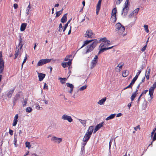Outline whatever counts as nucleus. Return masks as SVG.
<instances>
[{
  "label": "nucleus",
  "mask_w": 156,
  "mask_h": 156,
  "mask_svg": "<svg viewBox=\"0 0 156 156\" xmlns=\"http://www.w3.org/2000/svg\"><path fill=\"white\" fill-rule=\"evenodd\" d=\"M19 41V44L16 47V49L15 51V57L14 58V59H16L19 55L20 57L21 56L20 52L23 45L22 39L21 36H20Z\"/></svg>",
  "instance_id": "obj_1"
},
{
  "label": "nucleus",
  "mask_w": 156,
  "mask_h": 156,
  "mask_svg": "<svg viewBox=\"0 0 156 156\" xmlns=\"http://www.w3.org/2000/svg\"><path fill=\"white\" fill-rule=\"evenodd\" d=\"M94 129V126H90L83 139V141L87 142L90 138Z\"/></svg>",
  "instance_id": "obj_2"
},
{
  "label": "nucleus",
  "mask_w": 156,
  "mask_h": 156,
  "mask_svg": "<svg viewBox=\"0 0 156 156\" xmlns=\"http://www.w3.org/2000/svg\"><path fill=\"white\" fill-rule=\"evenodd\" d=\"M98 43H99V42H98L97 39H94V41L91 44L87 46L86 48V51L84 53L86 54L91 52L96 46L97 44Z\"/></svg>",
  "instance_id": "obj_3"
},
{
  "label": "nucleus",
  "mask_w": 156,
  "mask_h": 156,
  "mask_svg": "<svg viewBox=\"0 0 156 156\" xmlns=\"http://www.w3.org/2000/svg\"><path fill=\"white\" fill-rule=\"evenodd\" d=\"M129 1L126 0L124 4V6L122 11V14H124V15H126L129 10Z\"/></svg>",
  "instance_id": "obj_4"
},
{
  "label": "nucleus",
  "mask_w": 156,
  "mask_h": 156,
  "mask_svg": "<svg viewBox=\"0 0 156 156\" xmlns=\"http://www.w3.org/2000/svg\"><path fill=\"white\" fill-rule=\"evenodd\" d=\"M116 31H119L120 33H123L125 30V28L124 26L122 25L120 23H118L115 25Z\"/></svg>",
  "instance_id": "obj_5"
},
{
  "label": "nucleus",
  "mask_w": 156,
  "mask_h": 156,
  "mask_svg": "<svg viewBox=\"0 0 156 156\" xmlns=\"http://www.w3.org/2000/svg\"><path fill=\"white\" fill-rule=\"evenodd\" d=\"M51 59H42L40 60L37 63V66H40L43 65L48 63L51 62Z\"/></svg>",
  "instance_id": "obj_6"
},
{
  "label": "nucleus",
  "mask_w": 156,
  "mask_h": 156,
  "mask_svg": "<svg viewBox=\"0 0 156 156\" xmlns=\"http://www.w3.org/2000/svg\"><path fill=\"white\" fill-rule=\"evenodd\" d=\"M105 44H104V43H102L99 46V47H101V49L98 52V54H99L100 53L103 52L105 51L111 49L113 47V46H112L108 48H102L103 47L105 46Z\"/></svg>",
  "instance_id": "obj_7"
},
{
  "label": "nucleus",
  "mask_w": 156,
  "mask_h": 156,
  "mask_svg": "<svg viewBox=\"0 0 156 156\" xmlns=\"http://www.w3.org/2000/svg\"><path fill=\"white\" fill-rule=\"evenodd\" d=\"M94 34L92 32V31L90 30H87L85 34V37L92 38L94 37Z\"/></svg>",
  "instance_id": "obj_8"
},
{
  "label": "nucleus",
  "mask_w": 156,
  "mask_h": 156,
  "mask_svg": "<svg viewBox=\"0 0 156 156\" xmlns=\"http://www.w3.org/2000/svg\"><path fill=\"white\" fill-rule=\"evenodd\" d=\"M51 140L53 141L55 143L59 144L62 142V139L55 136H53L51 139Z\"/></svg>",
  "instance_id": "obj_9"
},
{
  "label": "nucleus",
  "mask_w": 156,
  "mask_h": 156,
  "mask_svg": "<svg viewBox=\"0 0 156 156\" xmlns=\"http://www.w3.org/2000/svg\"><path fill=\"white\" fill-rule=\"evenodd\" d=\"M62 119L63 120H67L69 122H71L73 119L70 116L67 115L66 114L63 115L62 116Z\"/></svg>",
  "instance_id": "obj_10"
},
{
  "label": "nucleus",
  "mask_w": 156,
  "mask_h": 156,
  "mask_svg": "<svg viewBox=\"0 0 156 156\" xmlns=\"http://www.w3.org/2000/svg\"><path fill=\"white\" fill-rule=\"evenodd\" d=\"M151 138L153 139V141H154L156 140V128H154L151 135Z\"/></svg>",
  "instance_id": "obj_11"
},
{
  "label": "nucleus",
  "mask_w": 156,
  "mask_h": 156,
  "mask_svg": "<svg viewBox=\"0 0 156 156\" xmlns=\"http://www.w3.org/2000/svg\"><path fill=\"white\" fill-rule=\"evenodd\" d=\"M102 0H99L96 6V13L97 15L98 14L101 8Z\"/></svg>",
  "instance_id": "obj_12"
},
{
  "label": "nucleus",
  "mask_w": 156,
  "mask_h": 156,
  "mask_svg": "<svg viewBox=\"0 0 156 156\" xmlns=\"http://www.w3.org/2000/svg\"><path fill=\"white\" fill-rule=\"evenodd\" d=\"M72 60L69 59V61L68 62H62L61 64L62 66L64 68L67 67L68 66H70L72 64Z\"/></svg>",
  "instance_id": "obj_13"
},
{
  "label": "nucleus",
  "mask_w": 156,
  "mask_h": 156,
  "mask_svg": "<svg viewBox=\"0 0 156 156\" xmlns=\"http://www.w3.org/2000/svg\"><path fill=\"white\" fill-rule=\"evenodd\" d=\"M103 123L104 122H102L101 123L97 125L96 126L95 129L94 131V133H95L101 127L103 126Z\"/></svg>",
  "instance_id": "obj_14"
},
{
  "label": "nucleus",
  "mask_w": 156,
  "mask_h": 156,
  "mask_svg": "<svg viewBox=\"0 0 156 156\" xmlns=\"http://www.w3.org/2000/svg\"><path fill=\"white\" fill-rule=\"evenodd\" d=\"M4 61H0V74L3 73L4 70Z\"/></svg>",
  "instance_id": "obj_15"
},
{
  "label": "nucleus",
  "mask_w": 156,
  "mask_h": 156,
  "mask_svg": "<svg viewBox=\"0 0 156 156\" xmlns=\"http://www.w3.org/2000/svg\"><path fill=\"white\" fill-rule=\"evenodd\" d=\"M18 114L16 115L14 117L13 122L12 123V126H15L16 125L18 122Z\"/></svg>",
  "instance_id": "obj_16"
},
{
  "label": "nucleus",
  "mask_w": 156,
  "mask_h": 156,
  "mask_svg": "<svg viewBox=\"0 0 156 156\" xmlns=\"http://www.w3.org/2000/svg\"><path fill=\"white\" fill-rule=\"evenodd\" d=\"M45 74L42 73H38V77L40 81H42L45 77Z\"/></svg>",
  "instance_id": "obj_17"
},
{
  "label": "nucleus",
  "mask_w": 156,
  "mask_h": 156,
  "mask_svg": "<svg viewBox=\"0 0 156 156\" xmlns=\"http://www.w3.org/2000/svg\"><path fill=\"white\" fill-rule=\"evenodd\" d=\"M138 90L137 89H136V91L134 92L132 94L130 98L131 101H133L134 100L136 95L138 94Z\"/></svg>",
  "instance_id": "obj_18"
},
{
  "label": "nucleus",
  "mask_w": 156,
  "mask_h": 156,
  "mask_svg": "<svg viewBox=\"0 0 156 156\" xmlns=\"http://www.w3.org/2000/svg\"><path fill=\"white\" fill-rule=\"evenodd\" d=\"M67 13L65 14L61 20V21L62 23H65L67 21Z\"/></svg>",
  "instance_id": "obj_19"
},
{
  "label": "nucleus",
  "mask_w": 156,
  "mask_h": 156,
  "mask_svg": "<svg viewBox=\"0 0 156 156\" xmlns=\"http://www.w3.org/2000/svg\"><path fill=\"white\" fill-rule=\"evenodd\" d=\"M106 98L105 97L103 99L100 100L98 102V104L100 105H102L105 104V102L106 100Z\"/></svg>",
  "instance_id": "obj_20"
},
{
  "label": "nucleus",
  "mask_w": 156,
  "mask_h": 156,
  "mask_svg": "<svg viewBox=\"0 0 156 156\" xmlns=\"http://www.w3.org/2000/svg\"><path fill=\"white\" fill-rule=\"evenodd\" d=\"M15 90V88L12 90H9L7 94V96L9 98H10L12 97V94L13 93Z\"/></svg>",
  "instance_id": "obj_21"
},
{
  "label": "nucleus",
  "mask_w": 156,
  "mask_h": 156,
  "mask_svg": "<svg viewBox=\"0 0 156 156\" xmlns=\"http://www.w3.org/2000/svg\"><path fill=\"white\" fill-rule=\"evenodd\" d=\"M27 24L26 23H24L22 24L20 30L21 31H24L26 27Z\"/></svg>",
  "instance_id": "obj_22"
},
{
  "label": "nucleus",
  "mask_w": 156,
  "mask_h": 156,
  "mask_svg": "<svg viewBox=\"0 0 156 156\" xmlns=\"http://www.w3.org/2000/svg\"><path fill=\"white\" fill-rule=\"evenodd\" d=\"M94 41V40H86L84 41V44L79 49H80L81 48H83L84 46H85L86 45L88 44L91 41Z\"/></svg>",
  "instance_id": "obj_23"
},
{
  "label": "nucleus",
  "mask_w": 156,
  "mask_h": 156,
  "mask_svg": "<svg viewBox=\"0 0 156 156\" xmlns=\"http://www.w3.org/2000/svg\"><path fill=\"white\" fill-rule=\"evenodd\" d=\"M124 63L123 62H120L119 63L117 66L116 67V69L117 67H119V69L118 70L116 71L118 72H119L122 69V66L124 65Z\"/></svg>",
  "instance_id": "obj_24"
},
{
  "label": "nucleus",
  "mask_w": 156,
  "mask_h": 156,
  "mask_svg": "<svg viewBox=\"0 0 156 156\" xmlns=\"http://www.w3.org/2000/svg\"><path fill=\"white\" fill-rule=\"evenodd\" d=\"M98 62V60L93 59L91 62V69L94 68L96 65V64Z\"/></svg>",
  "instance_id": "obj_25"
},
{
  "label": "nucleus",
  "mask_w": 156,
  "mask_h": 156,
  "mask_svg": "<svg viewBox=\"0 0 156 156\" xmlns=\"http://www.w3.org/2000/svg\"><path fill=\"white\" fill-rule=\"evenodd\" d=\"M116 16L111 15V21L112 22L115 23L116 22Z\"/></svg>",
  "instance_id": "obj_26"
},
{
  "label": "nucleus",
  "mask_w": 156,
  "mask_h": 156,
  "mask_svg": "<svg viewBox=\"0 0 156 156\" xmlns=\"http://www.w3.org/2000/svg\"><path fill=\"white\" fill-rule=\"evenodd\" d=\"M78 120L84 127L86 126L87 120H82L80 119H78Z\"/></svg>",
  "instance_id": "obj_27"
},
{
  "label": "nucleus",
  "mask_w": 156,
  "mask_h": 156,
  "mask_svg": "<svg viewBox=\"0 0 156 156\" xmlns=\"http://www.w3.org/2000/svg\"><path fill=\"white\" fill-rule=\"evenodd\" d=\"M115 115H116L115 114H111L109 116L107 117L106 119H105L106 120H109L110 119H113V118H114L115 117Z\"/></svg>",
  "instance_id": "obj_28"
},
{
  "label": "nucleus",
  "mask_w": 156,
  "mask_h": 156,
  "mask_svg": "<svg viewBox=\"0 0 156 156\" xmlns=\"http://www.w3.org/2000/svg\"><path fill=\"white\" fill-rule=\"evenodd\" d=\"M154 89L151 88H150L149 89V94L151 98H153V94L154 93Z\"/></svg>",
  "instance_id": "obj_29"
},
{
  "label": "nucleus",
  "mask_w": 156,
  "mask_h": 156,
  "mask_svg": "<svg viewBox=\"0 0 156 156\" xmlns=\"http://www.w3.org/2000/svg\"><path fill=\"white\" fill-rule=\"evenodd\" d=\"M20 92H18L17 94L15 96V98L14 100V101H16L17 100L20 98Z\"/></svg>",
  "instance_id": "obj_30"
},
{
  "label": "nucleus",
  "mask_w": 156,
  "mask_h": 156,
  "mask_svg": "<svg viewBox=\"0 0 156 156\" xmlns=\"http://www.w3.org/2000/svg\"><path fill=\"white\" fill-rule=\"evenodd\" d=\"M117 12V10L116 8L113 9L112 11L111 15L116 16V13Z\"/></svg>",
  "instance_id": "obj_31"
},
{
  "label": "nucleus",
  "mask_w": 156,
  "mask_h": 156,
  "mask_svg": "<svg viewBox=\"0 0 156 156\" xmlns=\"http://www.w3.org/2000/svg\"><path fill=\"white\" fill-rule=\"evenodd\" d=\"M139 10V8H137L135 10H134L131 13V15H136L138 12Z\"/></svg>",
  "instance_id": "obj_32"
},
{
  "label": "nucleus",
  "mask_w": 156,
  "mask_h": 156,
  "mask_svg": "<svg viewBox=\"0 0 156 156\" xmlns=\"http://www.w3.org/2000/svg\"><path fill=\"white\" fill-rule=\"evenodd\" d=\"M17 142V135L16 134H14V144L16 147H17V145H16V144Z\"/></svg>",
  "instance_id": "obj_33"
},
{
  "label": "nucleus",
  "mask_w": 156,
  "mask_h": 156,
  "mask_svg": "<svg viewBox=\"0 0 156 156\" xmlns=\"http://www.w3.org/2000/svg\"><path fill=\"white\" fill-rule=\"evenodd\" d=\"M129 74V72H127L126 70H124L122 72V75L124 77H126Z\"/></svg>",
  "instance_id": "obj_34"
},
{
  "label": "nucleus",
  "mask_w": 156,
  "mask_h": 156,
  "mask_svg": "<svg viewBox=\"0 0 156 156\" xmlns=\"http://www.w3.org/2000/svg\"><path fill=\"white\" fill-rule=\"evenodd\" d=\"M32 8L31 6L30 5V2H29V4L27 9L26 11H27V14L28 15L29 14V12H30V9H31Z\"/></svg>",
  "instance_id": "obj_35"
},
{
  "label": "nucleus",
  "mask_w": 156,
  "mask_h": 156,
  "mask_svg": "<svg viewBox=\"0 0 156 156\" xmlns=\"http://www.w3.org/2000/svg\"><path fill=\"white\" fill-rule=\"evenodd\" d=\"M59 79L60 80V81L62 84L64 83H65V81H66L67 80L65 78H60Z\"/></svg>",
  "instance_id": "obj_36"
},
{
  "label": "nucleus",
  "mask_w": 156,
  "mask_h": 156,
  "mask_svg": "<svg viewBox=\"0 0 156 156\" xmlns=\"http://www.w3.org/2000/svg\"><path fill=\"white\" fill-rule=\"evenodd\" d=\"M107 41V39L106 37H104L102 38H101L100 39V40L98 41V42H99V43L101 41H102L103 42H104V43H106V41Z\"/></svg>",
  "instance_id": "obj_37"
},
{
  "label": "nucleus",
  "mask_w": 156,
  "mask_h": 156,
  "mask_svg": "<svg viewBox=\"0 0 156 156\" xmlns=\"http://www.w3.org/2000/svg\"><path fill=\"white\" fill-rule=\"evenodd\" d=\"M32 108L30 107H27L26 109V111L27 112L30 113L32 111Z\"/></svg>",
  "instance_id": "obj_38"
},
{
  "label": "nucleus",
  "mask_w": 156,
  "mask_h": 156,
  "mask_svg": "<svg viewBox=\"0 0 156 156\" xmlns=\"http://www.w3.org/2000/svg\"><path fill=\"white\" fill-rule=\"evenodd\" d=\"M80 153L81 154H83L85 153V147H81Z\"/></svg>",
  "instance_id": "obj_39"
},
{
  "label": "nucleus",
  "mask_w": 156,
  "mask_h": 156,
  "mask_svg": "<svg viewBox=\"0 0 156 156\" xmlns=\"http://www.w3.org/2000/svg\"><path fill=\"white\" fill-rule=\"evenodd\" d=\"M25 145L26 147H27L29 149H30L31 147L30 143L29 142H27L25 143Z\"/></svg>",
  "instance_id": "obj_40"
},
{
  "label": "nucleus",
  "mask_w": 156,
  "mask_h": 156,
  "mask_svg": "<svg viewBox=\"0 0 156 156\" xmlns=\"http://www.w3.org/2000/svg\"><path fill=\"white\" fill-rule=\"evenodd\" d=\"M145 31L147 33H148L149 32V30L148 29V26L147 25H145L144 26Z\"/></svg>",
  "instance_id": "obj_41"
},
{
  "label": "nucleus",
  "mask_w": 156,
  "mask_h": 156,
  "mask_svg": "<svg viewBox=\"0 0 156 156\" xmlns=\"http://www.w3.org/2000/svg\"><path fill=\"white\" fill-rule=\"evenodd\" d=\"M27 99L26 98H25L23 102V106L25 107L26 106V105L27 103Z\"/></svg>",
  "instance_id": "obj_42"
},
{
  "label": "nucleus",
  "mask_w": 156,
  "mask_h": 156,
  "mask_svg": "<svg viewBox=\"0 0 156 156\" xmlns=\"http://www.w3.org/2000/svg\"><path fill=\"white\" fill-rule=\"evenodd\" d=\"M66 85L68 87H70V88L74 87L73 85L72 84H70L69 83H66Z\"/></svg>",
  "instance_id": "obj_43"
},
{
  "label": "nucleus",
  "mask_w": 156,
  "mask_h": 156,
  "mask_svg": "<svg viewBox=\"0 0 156 156\" xmlns=\"http://www.w3.org/2000/svg\"><path fill=\"white\" fill-rule=\"evenodd\" d=\"M87 85H85L84 86L81 87L80 88V90L81 91L83 90L84 89H86V88H87Z\"/></svg>",
  "instance_id": "obj_44"
},
{
  "label": "nucleus",
  "mask_w": 156,
  "mask_h": 156,
  "mask_svg": "<svg viewBox=\"0 0 156 156\" xmlns=\"http://www.w3.org/2000/svg\"><path fill=\"white\" fill-rule=\"evenodd\" d=\"M62 13L61 12L59 11L57 12L56 13V17H58Z\"/></svg>",
  "instance_id": "obj_45"
},
{
  "label": "nucleus",
  "mask_w": 156,
  "mask_h": 156,
  "mask_svg": "<svg viewBox=\"0 0 156 156\" xmlns=\"http://www.w3.org/2000/svg\"><path fill=\"white\" fill-rule=\"evenodd\" d=\"M27 59V57L26 56L25 57V58H24V59L23 60V61L22 63V66H21V69H22L23 68V65L24 64V63H25L26 62V61Z\"/></svg>",
  "instance_id": "obj_46"
},
{
  "label": "nucleus",
  "mask_w": 156,
  "mask_h": 156,
  "mask_svg": "<svg viewBox=\"0 0 156 156\" xmlns=\"http://www.w3.org/2000/svg\"><path fill=\"white\" fill-rule=\"evenodd\" d=\"M133 85V84H131V83H130V84L127 87H126V88H125L124 89H126L128 88H132V86Z\"/></svg>",
  "instance_id": "obj_47"
},
{
  "label": "nucleus",
  "mask_w": 156,
  "mask_h": 156,
  "mask_svg": "<svg viewBox=\"0 0 156 156\" xmlns=\"http://www.w3.org/2000/svg\"><path fill=\"white\" fill-rule=\"evenodd\" d=\"M104 44H106L105 45V47H106V46H107L109 45H110L111 44V42H110V41H109V40H107V41H106V43H104Z\"/></svg>",
  "instance_id": "obj_48"
},
{
  "label": "nucleus",
  "mask_w": 156,
  "mask_h": 156,
  "mask_svg": "<svg viewBox=\"0 0 156 156\" xmlns=\"http://www.w3.org/2000/svg\"><path fill=\"white\" fill-rule=\"evenodd\" d=\"M150 88L154 90L156 88V82H155L153 84V86L151 87Z\"/></svg>",
  "instance_id": "obj_49"
},
{
  "label": "nucleus",
  "mask_w": 156,
  "mask_h": 156,
  "mask_svg": "<svg viewBox=\"0 0 156 156\" xmlns=\"http://www.w3.org/2000/svg\"><path fill=\"white\" fill-rule=\"evenodd\" d=\"M123 0H117L116 2V4L117 5H119Z\"/></svg>",
  "instance_id": "obj_50"
},
{
  "label": "nucleus",
  "mask_w": 156,
  "mask_h": 156,
  "mask_svg": "<svg viewBox=\"0 0 156 156\" xmlns=\"http://www.w3.org/2000/svg\"><path fill=\"white\" fill-rule=\"evenodd\" d=\"M13 131L11 129H9V133L10 135L12 136L13 134Z\"/></svg>",
  "instance_id": "obj_51"
},
{
  "label": "nucleus",
  "mask_w": 156,
  "mask_h": 156,
  "mask_svg": "<svg viewBox=\"0 0 156 156\" xmlns=\"http://www.w3.org/2000/svg\"><path fill=\"white\" fill-rule=\"evenodd\" d=\"M147 45L146 44L145 46H144V47H143V48H142L141 51H144L145 50L146 48Z\"/></svg>",
  "instance_id": "obj_52"
},
{
  "label": "nucleus",
  "mask_w": 156,
  "mask_h": 156,
  "mask_svg": "<svg viewBox=\"0 0 156 156\" xmlns=\"http://www.w3.org/2000/svg\"><path fill=\"white\" fill-rule=\"evenodd\" d=\"M150 71H151V69H149L148 70V71L147 72H147H146V73L145 75H147L149 76L150 73Z\"/></svg>",
  "instance_id": "obj_53"
},
{
  "label": "nucleus",
  "mask_w": 156,
  "mask_h": 156,
  "mask_svg": "<svg viewBox=\"0 0 156 156\" xmlns=\"http://www.w3.org/2000/svg\"><path fill=\"white\" fill-rule=\"evenodd\" d=\"M150 71H151V69H149L148 70V71L147 72H147H146V73L145 75H147L149 76L150 73Z\"/></svg>",
  "instance_id": "obj_54"
},
{
  "label": "nucleus",
  "mask_w": 156,
  "mask_h": 156,
  "mask_svg": "<svg viewBox=\"0 0 156 156\" xmlns=\"http://www.w3.org/2000/svg\"><path fill=\"white\" fill-rule=\"evenodd\" d=\"M4 61L2 58V54L1 52L0 53V61Z\"/></svg>",
  "instance_id": "obj_55"
},
{
  "label": "nucleus",
  "mask_w": 156,
  "mask_h": 156,
  "mask_svg": "<svg viewBox=\"0 0 156 156\" xmlns=\"http://www.w3.org/2000/svg\"><path fill=\"white\" fill-rule=\"evenodd\" d=\"M148 90H144L142 93V94L144 95L145 94L148 92Z\"/></svg>",
  "instance_id": "obj_56"
},
{
  "label": "nucleus",
  "mask_w": 156,
  "mask_h": 156,
  "mask_svg": "<svg viewBox=\"0 0 156 156\" xmlns=\"http://www.w3.org/2000/svg\"><path fill=\"white\" fill-rule=\"evenodd\" d=\"M136 80V79H135V78H133V79L131 82V84L132 83L133 84Z\"/></svg>",
  "instance_id": "obj_57"
},
{
  "label": "nucleus",
  "mask_w": 156,
  "mask_h": 156,
  "mask_svg": "<svg viewBox=\"0 0 156 156\" xmlns=\"http://www.w3.org/2000/svg\"><path fill=\"white\" fill-rule=\"evenodd\" d=\"M13 6L15 9H16L18 8V5L16 3L14 4Z\"/></svg>",
  "instance_id": "obj_58"
},
{
  "label": "nucleus",
  "mask_w": 156,
  "mask_h": 156,
  "mask_svg": "<svg viewBox=\"0 0 156 156\" xmlns=\"http://www.w3.org/2000/svg\"><path fill=\"white\" fill-rule=\"evenodd\" d=\"M143 69V68H142V69H141V70H140L139 71L136 73V74L137 75H138V76H139V75L140 74V73L141 71H142V69Z\"/></svg>",
  "instance_id": "obj_59"
},
{
  "label": "nucleus",
  "mask_w": 156,
  "mask_h": 156,
  "mask_svg": "<svg viewBox=\"0 0 156 156\" xmlns=\"http://www.w3.org/2000/svg\"><path fill=\"white\" fill-rule=\"evenodd\" d=\"M83 143L82 144V147H85L86 144L87 142L83 141Z\"/></svg>",
  "instance_id": "obj_60"
},
{
  "label": "nucleus",
  "mask_w": 156,
  "mask_h": 156,
  "mask_svg": "<svg viewBox=\"0 0 156 156\" xmlns=\"http://www.w3.org/2000/svg\"><path fill=\"white\" fill-rule=\"evenodd\" d=\"M154 141H153V139L152 140V141L151 142V144H149L148 147L150 146H151V147H152L153 146V143Z\"/></svg>",
  "instance_id": "obj_61"
},
{
  "label": "nucleus",
  "mask_w": 156,
  "mask_h": 156,
  "mask_svg": "<svg viewBox=\"0 0 156 156\" xmlns=\"http://www.w3.org/2000/svg\"><path fill=\"white\" fill-rule=\"evenodd\" d=\"M145 77H143L142 79L141 82L140 83L141 84L142 83L144 82L145 81Z\"/></svg>",
  "instance_id": "obj_62"
},
{
  "label": "nucleus",
  "mask_w": 156,
  "mask_h": 156,
  "mask_svg": "<svg viewBox=\"0 0 156 156\" xmlns=\"http://www.w3.org/2000/svg\"><path fill=\"white\" fill-rule=\"evenodd\" d=\"M122 115V114L121 113H119L118 114L116 115V117H119Z\"/></svg>",
  "instance_id": "obj_63"
},
{
  "label": "nucleus",
  "mask_w": 156,
  "mask_h": 156,
  "mask_svg": "<svg viewBox=\"0 0 156 156\" xmlns=\"http://www.w3.org/2000/svg\"><path fill=\"white\" fill-rule=\"evenodd\" d=\"M132 102H131L130 103H129L128 105V107H129V109H130V107L131 106V103Z\"/></svg>",
  "instance_id": "obj_64"
}]
</instances>
